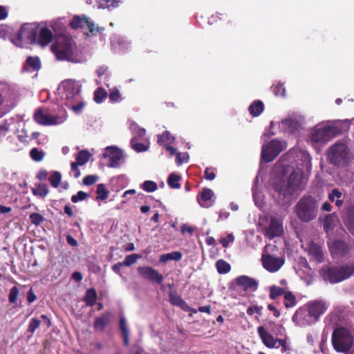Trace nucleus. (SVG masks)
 <instances>
[{
    "mask_svg": "<svg viewBox=\"0 0 354 354\" xmlns=\"http://www.w3.org/2000/svg\"><path fill=\"white\" fill-rule=\"evenodd\" d=\"M128 124L133 137H136V139H142L145 136V129L139 127L134 121L129 120Z\"/></svg>",
    "mask_w": 354,
    "mask_h": 354,
    "instance_id": "28",
    "label": "nucleus"
},
{
    "mask_svg": "<svg viewBox=\"0 0 354 354\" xmlns=\"http://www.w3.org/2000/svg\"><path fill=\"white\" fill-rule=\"evenodd\" d=\"M320 273L325 281L331 283L342 281L354 274V266L351 263L340 267H324Z\"/></svg>",
    "mask_w": 354,
    "mask_h": 354,
    "instance_id": "6",
    "label": "nucleus"
},
{
    "mask_svg": "<svg viewBox=\"0 0 354 354\" xmlns=\"http://www.w3.org/2000/svg\"><path fill=\"white\" fill-rule=\"evenodd\" d=\"M111 314L106 313L102 315L101 317H97L94 323V328L96 330L103 331L105 327L109 324L111 321Z\"/></svg>",
    "mask_w": 354,
    "mask_h": 354,
    "instance_id": "27",
    "label": "nucleus"
},
{
    "mask_svg": "<svg viewBox=\"0 0 354 354\" xmlns=\"http://www.w3.org/2000/svg\"><path fill=\"white\" fill-rule=\"evenodd\" d=\"M257 332L266 346L270 348H277V344L279 339L274 338L263 326L258 327Z\"/></svg>",
    "mask_w": 354,
    "mask_h": 354,
    "instance_id": "22",
    "label": "nucleus"
},
{
    "mask_svg": "<svg viewBox=\"0 0 354 354\" xmlns=\"http://www.w3.org/2000/svg\"><path fill=\"white\" fill-rule=\"evenodd\" d=\"M140 186L141 189L147 192H153L158 189L157 183L152 180H145Z\"/></svg>",
    "mask_w": 354,
    "mask_h": 354,
    "instance_id": "45",
    "label": "nucleus"
},
{
    "mask_svg": "<svg viewBox=\"0 0 354 354\" xmlns=\"http://www.w3.org/2000/svg\"><path fill=\"white\" fill-rule=\"evenodd\" d=\"M287 147L286 141L273 139L267 144H263L261 149V158L267 162L272 161L282 151Z\"/></svg>",
    "mask_w": 354,
    "mask_h": 354,
    "instance_id": "9",
    "label": "nucleus"
},
{
    "mask_svg": "<svg viewBox=\"0 0 354 354\" xmlns=\"http://www.w3.org/2000/svg\"><path fill=\"white\" fill-rule=\"evenodd\" d=\"M97 292L94 289H89L86 291V295L84 297V301L86 305L92 306L96 302Z\"/></svg>",
    "mask_w": 354,
    "mask_h": 354,
    "instance_id": "39",
    "label": "nucleus"
},
{
    "mask_svg": "<svg viewBox=\"0 0 354 354\" xmlns=\"http://www.w3.org/2000/svg\"><path fill=\"white\" fill-rule=\"evenodd\" d=\"M174 138L170 135L169 131H165L162 135L158 136V142L163 146L173 143Z\"/></svg>",
    "mask_w": 354,
    "mask_h": 354,
    "instance_id": "40",
    "label": "nucleus"
},
{
    "mask_svg": "<svg viewBox=\"0 0 354 354\" xmlns=\"http://www.w3.org/2000/svg\"><path fill=\"white\" fill-rule=\"evenodd\" d=\"M286 289L284 288H280L278 286H271L270 288V297L272 299H275L279 296L284 295L286 292Z\"/></svg>",
    "mask_w": 354,
    "mask_h": 354,
    "instance_id": "49",
    "label": "nucleus"
},
{
    "mask_svg": "<svg viewBox=\"0 0 354 354\" xmlns=\"http://www.w3.org/2000/svg\"><path fill=\"white\" fill-rule=\"evenodd\" d=\"M107 92L102 88H98L94 93V100L97 103H101L106 98Z\"/></svg>",
    "mask_w": 354,
    "mask_h": 354,
    "instance_id": "51",
    "label": "nucleus"
},
{
    "mask_svg": "<svg viewBox=\"0 0 354 354\" xmlns=\"http://www.w3.org/2000/svg\"><path fill=\"white\" fill-rule=\"evenodd\" d=\"M88 195L87 193L83 191H79L75 195L72 196L71 201L74 203H77L80 201H82L87 198Z\"/></svg>",
    "mask_w": 354,
    "mask_h": 354,
    "instance_id": "53",
    "label": "nucleus"
},
{
    "mask_svg": "<svg viewBox=\"0 0 354 354\" xmlns=\"http://www.w3.org/2000/svg\"><path fill=\"white\" fill-rule=\"evenodd\" d=\"M189 158V154L187 152L177 153L176 162L178 165H181L183 163L188 162Z\"/></svg>",
    "mask_w": 354,
    "mask_h": 354,
    "instance_id": "55",
    "label": "nucleus"
},
{
    "mask_svg": "<svg viewBox=\"0 0 354 354\" xmlns=\"http://www.w3.org/2000/svg\"><path fill=\"white\" fill-rule=\"evenodd\" d=\"M272 90L276 96L285 95L286 89L282 84H278L277 85L272 86Z\"/></svg>",
    "mask_w": 354,
    "mask_h": 354,
    "instance_id": "59",
    "label": "nucleus"
},
{
    "mask_svg": "<svg viewBox=\"0 0 354 354\" xmlns=\"http://www.w3.org/2000/svg\"><path fill=\"white\" fill-rule=\"evenodd\" d=\"M342 193L337 189H333L328 195V198L331 202H335L337 207H339L343 204V201L341 199Z\"/></svg>",
    "mask_w": 354,
    "mask_h": 354,
    "instance_id": "36",
    "label": "nucleus"
},
{
    "mask_svg": "<svg viewBox=\"0 0 354 354\" xmlns=\"http://www.w3.org/2000/svg\"><path fill=\"white\" fill-rule=\"evenodd\" d=\"M264 106L261 101L254 102L248 108L250 113L254 116H259L263 111Z\"/></svg>",
    "mask_w": 354,
    "mask_h": 354,
    "instance_id": "32",
    "label": "nucleus"
},
{
    "mask_svg": "<svg viewBox=\"0 0 354 354\" xmlns=\"http://www.w3.org/2000/svg\"><path fill=\"white\" fill-rule=\"evenodd\" d=\"M138 271L143 278L160 284L163 281V276L149 266L138 267Z\"/></svg>",
    "mask_w": 354,
    "mask_h": 354,
    "instance_id": "18",
    "label": "nucleus"
},
{
    "mask_svg": "<svg viewBox=\"0 0 354 354\" xmlns=\"http://www.w3.org/2000/svg\"><path fill=\"white\" fill-rule=\"evenodd\" d=\"M91 153L86 150L80 151L75 156V162L80 166L84 165L91 157Z\"/></svg>",
    "mask_w": 354,
    "mask_h": 354,
    "instance_id": "34",
    "label": "nucleus"
},
{
    "mask_svg": "<svg viewBox=\"0 0 354 354\" xmlns=\"http://www.w3.org/2000/svg\"><path fill=\"white\" fill-rule=\"evenodd\" d=\"M66 24V21L64 17L58 18L55 20L51 21L49 23V27L54 30L56 35H60L63 32Z\"/></svg>",
    "mask_w": 354,
    "mask_h": 354,
    "instance_id": "29",
    "label": "nucleus"
},
{
    "mask_svg": "<svg viewBox=\"0 0 354 354\" xmlns=\"http://www.w3.org/2000/svg\"><path fill=\"white\" fill-rule=\"evenodd\" d=\"M138 139H136V137H132L131 140V146L132 149L136 152L146 151L149 149V144L140 143L138 142Z\"/></svg>",
    "mask_w": 354,
    "mask_h": 354,
    "instance_id": "37",
    "label": "nucleus"
},
{
    "mask_svg": "<svg viewBox=\"0 0 354 354\" xmlns=\"http://www.w3.org/2000/svg\"><path fill=\"white\" fill-rule=\"evenodd\" d=\"M305 250L308 252L311 260L317 263H321L323 261V252L322 248L319 245L313 242H310L307 244Z\"/></svg>",
    "mask_w": 354,
    "mask_h": 354,
    "instance_id": "23",
    "label": "nucleus"
},
{
    "mask_svg": "<svg viewBox=\"0 0 354 354\" xmlns=\"http://www.w3.org/2000/svg\"><path fill=\"white\" fill-rule=\"evenodd\" d=\"M197 201L203 207H211L215 201L214 192L209 188L203 189L201 195L198 196Z\"/></svg>",
    "mask_w": 354,
    "mask_h": 354,
    "instance_id": "20",
    "label": "nucleus"
},
{
    "mask_svg": "<svg viewBox=\"0 0 354 354\" xmlns=\"http://www.w3.org/2000/svg\"><path fill=\"white\" fill-rule=\"evenodd\" d=\"M138 258L139 256L136 254L128 255L126 257L125 259L122 262V264H123L124 266H130L134 264L137 261Z\"/></svg>",
    "mask_w": 354,
    "mask_h": 354,
    "instance_id": "56",
    "label": "nucleus"
},
{
    "mask_svg": "<svg viewBox=\"0 0 354 354\" xmlns=\"http://www.w3.org/2000/svg\"><path fill=\"white\" fill-rule=\"evenodd\" d=\"M96 193L97 194L96 200L104 201L108 198L109 192L104 184L100 183L97 186Z\"/></svg>",
    "mask_w": 354,
    "mask_h": 354,
    "instance_id": "42",
    "label": "nucleus"
},
{
    "mask_svg": "<svg viewBox=\"0 0 354 354\" xmlns=\"http://www.w3.org/2000/svg\"><path fill=\"white\" fill-rule=\"evenodd\" d=\"M69 25L73 29L82 28L88 30L91 35H95L100 32V28L96 26L94 22L85 15L74 16Z\"/></svg>",
    "mask_w": 354,
    "mask_h": 354,
    "instance_id": "14",
    "label": "nucleus"
},
{
    "mask_svg": "<svg viewBox=\"0 0 354 354\" xmlns=\"http://www.w3.org/2000/svg\"><path fill=\"white\" fill-rule=\"evenodd\" d=\"M353 338L350 331L339 328L333 331L332 344L335 350L340 353L348 352L353 345Z\"/></svg>",
    "mask_w": 354,
    "mask_h": 354,
    "instance_id": "8",
    "label": "nucleus"
},
{
    "mask_svg": "<svg viewBox=\"0 0 354 354\" xmlns=\"http://www.w3.org/2000/svg\"><path fill=\"white\" fill-rule=\"evenodd\" d=\"M109 100L111 102H118L121 100L120 93L118 88H113L110 90L109 95Z\"/></svg>",
    "mask_w": 354,
    "mask_h": 354,
    "instance_id": "52",
    "label": "nucleus"
},
{
    "mask_svg": "<svg viewBox=\"0 0 354 354\" xmlns=\"http://www.w3.org/2000/svg\"><path fill=\"white\" fill-rule=\"evenodd\" d=\"M180 176L176 174H171L167 179L168 185L172 189H178L180 187L179 181Z\"/></svg>",
    "mask_w": 354,
    "mask_h": 354,
    "instance_id": "43",
    "label": "nucleus"
},
{
    "mask_svg": "<svg viewBox=\"0 0 354 354\" xmlns=\"http://www.w3.org/2000/svg\"><path fill=\"white\" fill-rule=\"evenodd\" d=\"M279 125L282 131L293 133L299 130L301 123L296 117H289L282 120Z\"/></svg>",
    "mask_w": 354,
    "mask_h": 354,
    "instance_id": "19",
    "label": "nucleus"
},
{
    "mask_svg": "<svg viewBox=\"0 0 354 354\" xmlns=\"http://www.w3.org/2000/svg\"><path fill=\"white\" fill-rule=\"evenodd\" d=\"M283 233V221L281 218L272 216L268 227L264 228V235L270 239L279 236Z\"/></svg>",
    "mask_w": 354,
    "mask_h": 354,
    "instance_id": "17",
    "label": "nucleus"
},
{
    "mask_svg": "<svg viewBox=\"0 0 354 354\" xmlns=\"http://www.w3.org/2000/svg\"><path fill=\"white\" fill-rule=\"evenodd\" d=\"M111 44L113 48L117 52H124L130 47V43L119 35H113L111 38Z\"/></svg>",
    "mask_w": 354,
    "mask_h": 354,
    "instance_id": "24",
    "label": "nucleus"
},
{
    "mask_svg": "<svg viewBox=\"0 0 354 354\" xmlns=\"http://www.w3.org/2000/svg\"><path fill=\"white\" fill-rule=\"evenodd\" d=\"M281 348V353L283 354H290L291 353L290 342L288 339H279L276 348Z\"/></svg>",
    "mask_w": 354,
    "mask_h": 354,
    "instance_id": "38",
    "label": "nucleus"
},
{
    "mask_svg": "<svg viewBox=\"0 0 354 354\" xmlns=\"http://www.w3.org/2000/svg\"><path fill=\"white\" fill-rule=\"evenodd\" d=\"M51 50L57 59L60 61L80 63L85 60V58L79 53L73 40L66 37H59L56 43L52 45Z\"/></svg>",
    "mask_w": 354,
    "mask_h": 354,
    "instance_id": "3",
    "label": "nucleus"
},
{
    "mask_svg": "<svg viewBox=\"0 0 354 354\" xmlns=\"http://www.w3.org/2000/svg\"><path fill=\"white\" fill-rule=\"evenodd\" d=\"M30 219L31 223L35 225H39L44 221V218L42 215L38 213H32L30 215Z\"/></svg>",
    "mask_w": 354,
    "mask_h": 354,
    "instance_id": "54",
    "label": "nucleus"
},
{
    "mask_svg": "<svg viewBox=\"0 0 354 354\" xmlns=\"http://www.w3.org/2000/svg\"><path fill=\"white\" fill-rule=\"evenodd\" d=\"M103 158L107 160V166L112 168L120 167L125 160L123 151L115 146H109L105 148Z\"/></svg>",
    "mask_w": 354,
    "mask_h": 354,
    "instance_id": "12",
    "label": "nucleus"
},
{
    "mask_svg": "<svg viewBox=\"0 0 354 354\" xmlns=\"http://www.w3.org/2000/svg\"><path fill=\"white\" fill-rule=\"evenodd\" d=\"M122 0H103V6L108 9H113L118 7Z\"/></svg>",
    "mask_w": 354,
    "mask_h": 354,
    "instance_id": "57",
    "label": "nucleus"
},
{
    "mask_svg": "<svg viewBox=\"0 0 354 354\" xmlns=\"http://www.w3.org/2000/svg\"><path fill=\"white\" fill-rule=\"evenodd\" d=\"M292 319L297 326L300 327L308 326L317 322L305 305L296 310Z\"/></svg>",
    "mask_w": 354,
    "mask_h": 354,
    "instance_id": "15",
    "label": "nucleus"
},
{
    "mask_svg": "<svg viewBox=\"0 0 354 354\" xmlns=\"http://www.w3.org/2000/svg\"><path fill=\"white\" fill-rule=\"evenodd\" d=\"M237 286L245 291L253 292L257 288L258 283L252 278L245 275L238 277L236 279Z\"/></svg>",
    "mask_w": 354,
    "mask_h": 354,
    "instance_id": "21",
    "label": "nucleus"
},
{
    "mask_svg": "<svg viewBox=\"0 0 354 354\" xmlns=\"http://www.w3.org/2000/svg\"><path fill=\"white\" fill-rule=\"evenodd\" d=\"M98 177L96 175H88L83 179L85 185H91L97 182Z\"/></svg>",
    "mask_w": 354,
    "mask_h": 354,
    "instance_id": "61",
    "label": "nucleus"
},
{
    "mask_svg": "<svg viewBox=\"0 0 354 354\" xmlns=\"http://www.w3.org/2000/svg\"><path fill=\"white\" fill-rule=\"evenodd\" d=\"M234 240V235L232 234H228L226 238H224L221 241V243L224 248H227L229 243L233 242Z\"/></svg>",
    "mask_w": 354,
    "mask_h": 354,
    "instance_id": "63",
    "label": "nucleus"
},
{
    "mask_svg": "<svg viewBox=\"0 0 354 354\" xmlns=\"http://www.w3.org/2000/svg\"><path fill=\"white\" fill-rule=\"evenodd\" d=\"M82 90V84L80 82L68 79L62 81L58 87V94L62 100H65L68 106V103L80 98Z\"/></svg>",
    "mask_w": 354,
    "mask_h": 354,
    "instance_id": "7",
    "label": "nucleus"
},
{
    "mask_svg": "<svg viewBox=\"0 0 354 354\" xmlns=\"http://www.w3.org/2000/svg\"><path fill=\"white\" fill-rule=\"evenodd\" d=\"M183 254L178 251L172 252L167 254H163L160 257V261L161 263H166L168 261L173 260L178 261L182 259Z\"/></svg>",
    "mask_w": 354,
    "mask_h": 354,
    "instance_id": "31",
    "label": "nucleus"
},
{
    "mask_svg": "<svg viewBox=\"0 0 354 354\" xmlns=\"http://www.w3.org/2000/svg\"><path fill=\"white\" fill-rule=\"evenodd\" d=\"M349 126L348 120L324 122L311 129L309 138L315 143H325L342 131L348 130Z\"/></svg>",
    "mask_w": 354,
    "mask_h": 354,
    "instance_id": "2",
    "label": "nucleus"
},
{
    "mask_svg": "<svg viewBox=\"0 0 354 354\" xmlns=\"http://www.w3.org/2000/svg\"><path fill=\"white\" fill-rule=\"evenodd\" d=\"M26 66L32 71H38L41 68L39 58L38 57H29L26 60Z\"/></svg>",
    "mask_w": 354,
    "mask_h": 354,
    "instance_id": "41",
    "label": "nucleus"
},
{
    "mask_svg": "<svg viewBox=\"0 0 354 354\" xmlns=\"http://www.w3.org/2000/svg\"><path fill=\"white\" fill-rule=\"evenodd\" d=\"M286 159L295 164L294 169L288 177L285 176L274 183V190L284 197L299 194L304 184V172L309 173L311 170V158L304 149L294 147L286 154Z\"/></svg>",
    "mask_w": 354,
    "mask_h": 354,
    "instance_id": "1",
    "label": "nucleus"
},
{
    "mask_svg": "<svg viewBox=\"0 0 354 354\" xmlns=\"http://www.w3.org/2000/svg\"><path fill=\"white\" fill-rule=\"evenodd\" d=\"M53 38V35L51 30L48 28L44 27L41 28L38 39L36 41H37L40 46L44 47L52 41Z\"/></svg>",
    "mask_w": 354,
    "mask_h": 354,
    "instance_id": "25",
    "label": "nucleus"
},
{
    "mask_svg": "<svg viewBox=\"0 0 354 354\" xmlns=\"http://www.w3.org/2000/svg\"><path fill=\"white\" fill-rule=\"evenodd\" d=\"M305 306L311 314V316L317 322L319 317L326 312L329 307V304L323 299H316L308 301Z\"/></svg>",
    "mask_w": 354,
    "mask_h": 354,
    "instance_id": "16",
    "label": "nucleus"
},
{
    "mask_svg": "<svg viewBox=\"0 0 354 354\" xmlns=\"http://www.w3.org/2000/svg\"><path fill=\"white\" fill-rule=\"evenodd\" d=\"M49 180V182L50 183V185L53 187H58L60 182H61V180H62V175H61V173L59 172V171H54L49 177L48 178Z\"/></svg>",
    "mask_w": 354,
    "mask_h": 354,
    "instance_id": "50",
    "label": "nucleus"
},
{
    "mask_svg": "<svg viewBox=\"0 0 354 354\" xmlns=\"http://www.w3.org/2000/svg\"><path fill=\"white\" fill-rule=\"evenodd\" d=\"M19 295V290L16 286L12 287L8 295V300L10 303L14 304L16 302Z\"/></svg>",
    "mask_w": 354,
    "mask_h": 354,
    "instance_id": "60",
    "label": "nucleus"
},
{
    "mask_svg": "<svg viewBox=\"0 0 354 354\" xmlns=\"http://www.w3.org/2000/svg\"><path fill=\"white\" fill-rule=\"evenodd\" d=\"M215 266L217 272L221 274H225L231 270L230 264L223 259H218L216 261Z\"/></svg>",
    "mask_w": 354,
    "mask_h": 354,
    "instance_id": "35",
    "label": "nucleus"
},
{
    "mask_svg": "<svg viewBox=\"0 0 354 354\" xmlns=\"http://www.w3.org/2000/svg\"><path fill=\"white\" fill-rule=\"evenodd\" d=\"M317 201L311 196H304L295 206V212L302 222H310L317 216Z\"/></svg>",
    "mask_w": 354,
    "mask_h": 354,
    "instance_id": "4",
    "label": "nucleus"
},
{
    "mask_svg": "<svg viewBox=\"0 0 354 354\" xmlns=\"http://www.w3.org/2000/svg\"><path fill=\"white\" fill-rule=\"evenodd\" d=\"M34 120L37 124L44 126L57 125L63 123L66 120V115L55 116L48 114L41 109H38L34 113Z\"/></svg>",
    "mask_w": 354,
    "mask_h": 354,
    "instance_id": "13",
    "label": "nucleus"
},
{
    "mask_svg": "<svg viewBox=\"0 0 354 354\" xmlns=\"http://www.w3.org/2000/svg\"><path fill=\"white\" fill-rule=\"evenodd\" d=\"M32 192L34 195L44 198L48 194V189L46 185L39 184L33 189Z\"/></svg>",
    "mask_w": 354,
    "mask_h": 354,
    "instance_id": "47",
    "label": "nucleus"
},
{
    "mask_svg": "<svg viewBox=\"0 0 354 354\" xmlns=\"http://www.w3.org/2000/svg\"><path fill=\"white\" fill-rule=\"evenodd\" d=\"M326 157L330 164L337 167L346 166L351 160L349 149L343 141H338L330 146L326 151Z\"/></svg>",
    "mask_w": 354,
    "mask_h": 354,
    "instance_id": "5",
    "label": "nucleus"
},
{
    "mask_svg": "<svg viewBox=\"0 0 354 354\" xmlns=\"http://www.w3.org/2000/svg\"><path fill=\"white\" fill-rule=\"evenodd\" d=\"M306 274L305 276H303V271L302 270H299L297 272L298 274L299 275V277L306 282V283L307 285H310L312 282H313V270L308 268V266H306Z\"/></svg>",
    "mask_w": 354,
    "mask_h": 354,
    "instance_id": "48",
    "label": "nucleus"
},
{
    "mask_svg": "<svg viewBox=\"0 0 354 354\" xmlns=\"http://www.w3.org/2000/svg\"><path fill=\"white\" fill-rule=\"evenodd\" d=\"M37 26L31 24H24L19 30L17 38L12 40L13 43L21 48L25 44H31L37 41Z\"/></svg>",
    "mask_w": 354,
    "mask_h": 354,
    "instance_id": "10",
    "label": "nucleus"
},
{
    "mask_svg": "<svg viewBox=\"0 0 354 354\" xmlns=\"http://www.w3.org/2000/svg\"><path fill=\"white\" fill-rule=\"evenodd\" d=\"M330 250L332 254H340L347 252L345 243L340 240H335L330 245Z\"/></svg>",
    "mask_w": 354,
    "mask_h": 354,
    "instance_id": "30",
    "label": "nucleus"
},
{
    "mask_svg": "<svg viewBox=\"0 0 354 354\" xmlns=\"http://www.w3.org/2000/svg\"><path fill=\"white\" fill-rule=\"evenodd\" d=\"M261 309H262L261 307H259V306H251V307H249L248 308L247 313L248 315H252L254 313L261 314Z\"/></svg>",
    "mask_w": 354,
    "mask_h": 354,
    "instance_id": "64",
    "label": "nucleus"
},
{
    "mask_svg": "<svg viewBox=\"0 0 354 354\" xmlns=\"http://www.w3.org/2000/svg\"><path fill=\"white\" fill-rule=\"evenodd\" d=\"M78 166H80L79 164H77L75 162H73L71 164V174L73 175L74 176V178H79L80 176V171L78 169Z\"/></svg>",
    "mask_w": 354,
    "mask_h": 354,
    "instance_id": "62",
    "label": "nucleus"
},
{
    "mask_svg": "<svg viewBox=\"0 0 354 354\" xmlns=\"http://www.w3.org/2000/svg\"><path fill=\"white\" fill-rule=\"evenodd\" d=\"M296 305L295 296L290 292L284 293V306L286 308H291Z\"/></svg>",
    "mask_w": 354,
    "mask_h": 354,
    "instance_id": "46",
    "label": "nucleus"
},
{
    "mask_svg": "<svg viewBox=\"0 0 354 354\" xmlns=\"http://www.w3.org/2000/svg\"><path fill=\"white\" fill-rule=\"evenodd\" d=\"M337 220V216L335 214H327L323 221L324 227L326 231L331 230Z\"/></svg>",
    "mask_w": 354,
    "mask_h": 354,
    "instance_id": "33",
    "label": "nucleus"
},
{
    "mask_svg": "<svg viewBox=\"0 0 354 354\" xmlns=\"http://www.w3.org/2000/svg\"><path fill=\"white\" fill-rule=\"evenodd\" d=\"M257 181H258V178L257 177L255 179V181H254V185L252 188L253 198H254V201L256 206L259 209H263L266 205L265 196L261 193V192L258 189V188L257 187Z\"/></svg>",
    "mask_w": 354,
    "mask_h": 354,
    "instance_id": "26",
    "label": "nucleus"
},
{
    "mask_svg": "<svg viewBox=\"0 0 354 354\" xmlns=\"http://www.w3.org/2000/svg\"><path fill=\"white\" fill-rule=\"evenodd\" d=\"M45 156V153L43 150L38 148H33L30 151V156L35 162L41 161Z\"/></svg>",
    "mask_w": 354,
    "mask_h": 354,
    "instance_id": "44",
    "label": "nucleus"
},
{
    "mask_svg": "<svg viewBox=\"0 0 354 354\" xmlns=\"http://www.w3.org/2000/svg\"><path fill=\"white\" fill-rule=\"evenodd\" d=\"M40 321L37 318H32L29 322L28 332L32 334L40 326Z\"/></svg>",
    "mask_w": 354,
    "mask_h": 354,
    "instance_id": "58",
    "label": "nucleus"
},
{
    "mask_svg": "<svg viewBox=\"0 0 354 354\" xmlns=\"http://www.w3.org/2000/svg\"><path fill=\"white\" fill-rule=\"evenodd\" d=\"M270 245L264 248L261 261L263 268L270 272H277L284 264L285 259L283 257H277L269 253Z\"/></svg>",
    "mask_w": 354,
    "mask_h": 354,
    "instance_id": "11",
    "label": "nucleus"
}]
</instances>
